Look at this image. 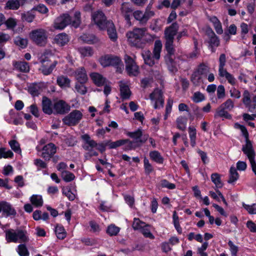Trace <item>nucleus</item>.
Masks as SVG:
<instances>
[{
	"mask_svg": "<svg viewBox=\"0 0 256 256\" xmlns=\"http://www.w3.org/2000/svg\"><path fill=\"white\" fill-rule=\"evenodd\" d=\"M150 225L146 224V226H144L143 228H142L140 230L142 234L146 237L149 238L150 239L153 240L154 238V236L150 232V229H148V227Z\"/></svg>",
	"mask_w": 256,
	"mask_h": 256,
	"instance_id": "nucleus-59",
	"label": "nucleus"
},
{
	"mask_svg": "<svg viewBox=\"0 0 256 256\" xmlns=\"http://www.w3.org/2000/svg\"><path fill=\"white\" fill-rule=\"evenodd\" d=\"M178 29V26L176 22H174L166 28L165 30V38H174V36L176 34Z\"/></svg>",
	"mask_w": 256,
	"mask_h": 256,
	"instance_id": "nucleus-22",
	"label": "nucleus"
},
{
	"mask_svg": "<svg viewBox=\"0 0 256 256\" xmlns=\"http://www.w3.org/2000/svg\"><path fill=\"white\" fill-rule=\"evenodd\" d=\"M162 46V42L159 40H156L152 50V56L151 52L149 50H144L142 52V56L146 64L152 66L157 62L160 57Z\"/></svg>",
	"mask_w": 256,
	"mask_h": 256,
	"instance_id": "nucleus-2",
	"label": "nucleus"
},
{
	"mask_svg": "<svg viewBox=\"0 0 256 256\" xmlns=\"http://www.w3.org/2000/svg\"><path fill=\"white\" fill-rule=\"evenodd\" d=\"M80 23V13L76 12L74 14V18L73 20L71 18L70 15L64 14L56 18L54 23V28L56 30H62L67 26L71 24L72 26L76 28Z\"/></svg>",
	"mask_w": 256,
	"mask_h": 256,
	"instance_id": "nucleus-1",
	"label": "nucleus"
},
{
	"mask_svg": "<svg viewBox=\"0 0 256 256\" xmlns=\"http://www.w3.org/2000/svg\"><path fill=\"white\" fill-rule=\"evenodd\" d=\"M74 76L78 82H86L88 80L86 70L84 67H80L74 72Z\"/></svg>",
	"mask_w": 256,
	"mask_h": 256,
	"instance_id": "nucleus-15",
	"label": "nucleus"
},
{
	"mask_svg": "<svg viewBox=\"0 0 256 256\" xmlns=\"http://www.w3.org/2000/svg\"><path fill=\"white\" fill-rule=\"evenodd\" d=\"M5 233L6 239L8 242H17L16 230L10 229L6 230Z\"/></svg>",
	"mask_w": 256,
	"mask_h": 256,
	"instance_id": "nucleus-33",
	"label": "nucleus"
},
{
	"mask_svg": "<svg viewBox=\"0 0 256 256\" xmlns=\"http://www.w3.org/2000/svg\"><path fill=\"white\" fill-rule=\"evenodd\" d=\"M238 178L239 174L236 171V168L234 166H231L230 170V176L228 182L232 184L238 180Z\"/></svg>",
	"mask_w": 256,
	"mask_h": 256,
	"instance_id": "nucleus-34",
	"label": "nucleus"
},
{
	"mask_svg": "<svg viewBox=\"0 0 256 256\" xmlns=\"http://www.w3.org/2000/svg\"><path fill=\"white\" fill-rule=\"evenodd\" d=\"M150 98L155 109L160 108L164 106V98L162 91L158 88H156L150 95Z\"/></svg>",
	"mask_w": 256,
	"mask_h": 256,
	"instance_id": "nucleus-8",
	"label": "nucleus"
},
{
	"mask_svg": "<svg viewBox=\"0 0 256 256\" xmlns=\"http://www.w3.org/2000/svg\"><path fill=\"white\" fill-rule=\"evenodd\" d=\"M17 242H26L29 240L27 232L25 230H16Z\"/></svg>",
	"mask_w": 256,
	"mask_h": 256,
	"instance_id": "nucleus-29",
	"label": "nucleus"
},
{
	"mask_svg": "<svg viewBox=\"0 0 256 256\" xmlns=\"http://www.w3.org/2000/svg\"><path fill=\"white\" fill-rule=\"evenodd\" d=\"M90 77L94 83L98 86H102L107 82L106 78L98 72L92 73L90 74Z\"/></svg>",
	"mask_w": 256,
	"mask_h": 256,
	"instance_id": "nucleus-16",
	"label": "nucleus"
},
{
	"mask_svg": "<svg viewBox=\"0 0 256 256\" xmlns=\"http://www.w3.org/2000/svg\"><path fill=\"white\" fill-rule=\"evenodd\" d=\"M210 21L213 24L215 30L218 34H220L223 32V30L220 22L216 16H212L210 19Z\"/></svg>",
	"mask_w": 256,
	"mask_h": 256,
	"instance_id": "nucleus-32",
	"label": "nucleus"
},
{
	"mask_svg": "<svg viewBox=\"0 0 256 256\" xmlns=\"http://www.w3.org/2000/svg\"><path fill=\"white\" fill-rule=\"evenodd\" d=\"M120 96L122 100H128L130 98L131 92L128 85L125 83L120 82Z\"/></svg>",
	"mask_w": 256,
	"mask_h": 256,
	"instance_id": "nucleus-23",
	"label": "nucleus"
},
{
	"mask_svg": "<svg viewBox=\"0 0 256 256\" xmlns=\"http://www.w3.org/2000/svg\"><path fill=\"white\" fill-rule=\"evenodd\" d=\"M14 68L20 72L27 73L30 71V66L28 62L24 61L14 62Z\"/></svg>",
	"mask_w": 256,
	"mask_h": 256,
	"instance_id": "nucleus-21",
	"label": "nucleus"
},
{
	"mask_svg": "<svg viewBox=\"0 0 256 256\" xmlns=\"http://www.w3.org/2000/svg\"><path fill=\"white\" fill-rule=\"evenodd\" d=\"M176 126L179 130L184 131L186 128L187 118L184 116H179L176 120Z\"/></svg>",
	"mask_w": 256,
	"mask_h": 256,
	"instance_id": "nucleus-39",
	"label": "nucleus"
},
{
	"mask_svg": "<svg viewBox=\"0 0 256 256\" xmlns=\"http://www.w3.org/2000/svg\"><path fill=\"white\" fill-rule=\"evenodd\" d=\"M40 84H34L28 88V92L34 96H38L41 92Z\"/></svg>",
	"mask_w": 256,
	"mask_h": 256,
	"instance_id": "nucleus-41",
	"label": "nucleus"
},
{
	"mask_svg": "<svg viewBox=\"0 0 256 256\" xmlns=\"http://www.w3.org/2000/svg\"><path fill=\"white\" fill-rule=\"evenodd\" d=\"M61 176L64 180L66 182H70L73 180L75 178L74 175L68 171H62Z\"/></svg>",
	"mask_w": 256,
	"mask_h": 256,
	"instance_id": "nucleus-52",
	"label": "nucleus"
},
{
	"mask_svg": "<svg viewBox=\"0 0 256 256\" xmlns=\"http://www.w3.org/2000/svg\"><path fill=\"white\" fill-rule=\"evenodd\" d=\"M20 6V2L18 0H9L6 3V7L9 10H16Z\"/></svg>",
	"mask_w": 256,
	"mask_h": 256,
	"instance_id": "nucleus-43",
	"label": "nucleus"
},
{
	"mask_svg": "<svg viewBox=\"0 0 256 256\" xmlns=\"http://www.w3.org/2000/svg\"><path fill=\"white\" fill-rule=\"evenodd\" d=\"M32 204L36 207H40L43 204L42 196L39 194H33L30 198Z\"/></svg>",
	"mask_w": 256,
	"mask_h": 256,
	"instance_id": "nucleus-30",
	"label": "nucleus"
},
{
	"mask_svg": "<svg viewBox=\"0 0 256 256\" xmlns=\"http://www.w3.org/2000/svg\"><path fill=\"white\" fill-rule=\"evenodd\" d=\"M196 71L202 77H206L210 71V68L207 64L202 63L198 65Z\"/></svg>",
	"mask_w": 256,
	"mask_h": 256,
	"instance_id": "nucleus-27",
	"label": "nucleus"
},
{
	"mask_svg": "<svg viewBox=\"0 0 256 256\" xmlns=\"http://www.w3.org/2000/svg\"><path fill=\"white\" fill-rule=\"evenodd\" d=\"M34 164L37 167L38 170L47 168V164L40 158H36L34 160Z\"/></svg>",
	"mask_w": 256,
	"mask_h": 256,
	"instance_id": "nucleus-62",
	"label": "nucleus"
},
{
	"mask_svg": "<svg viewBox=\"0 0 256 256\" xmlns=\"http://www.w3.org/2000/svg\"><path fill=\"white\" fill-rule=\"evenodd\" d=\"M42 110L44 114H50L53 112L52 101L46 96H44L42 100Z\"/></svg>",
	"mask_w": 256,
	"mask_h": 256,
	"instance_id": "nucleus-17",
	"label": "nucleus"
},
{
	"mask_svg": "<svg viewBox=\"0 0 256 256\" xmlns=\"http://www.w3.org/2000/svg\"><path fill=\"white\" fill-rule=\"evenodd\" d=\"M150 157L151 160L157 164H162L164 162V158L162 156L160 152L157 150L150 152Z\"/></svg>",
	"mask_w": 256,
	"mask_h": 256,
	"instance_id": "nucleus-31",
	"label": "nucleus"
},
{
	"mask_svg": "<svg viewBox=\"0 0 256 256\" xmlns=\"http://www.w3.org/2000/svg\"><path fill=\"white\" fill-rule=\"evenodd\" d=\"M172 218L174 228L178 234H181L182 232V230L179 223L178 216L175 211L173 213Z\"/></svg>",
	"mask_w": 256,
	"mask_h": 256,
	"instance_id": "nucleus-57",
	"label": "nucleus"
},
{
	"mask_svg": "<svg viewBox=\"0 0 256 256\" xmlns=\"http://www.w3.org/2000/svg\"><path fill=\"white\" fill-rule=\"evenodd\" d=\"M124 60L126 64V70L130 76H136L138 74V67L134 60L129 56L126 55Z\"/></svg>",
	"mask_w": 256,
	"mask_h": 256,
	"instance_id": "nucleus-10",
	"label": "nucleus"
},
{
	"mask_svg": "<svg viewBox=\"0 0 256 256\" xmlns=\"http://www.w3.org/2000/svg\"><path fill=\"white\" fill-rule=\"evenodd\" d=\"M70 106L64 100H58L53 105V110L58 114H64L70 110Z\"/></svg>",
	"mask_w": 256,
	"mask_h": 256,
	"instance_id": "nucleus-11",
	"label": "nucleus"
},
{
	"mask_svg": "<svg viewBox=\"0 0 256 256\" xmlns=\"http://www.w3.org/2000/svg\"><path fill=\"white\" fill-rule=\"evenodd\" d=\"M21 16L22 20L28 22H32L34 18V15L30 12L22 13Z\"/></svg>",
	"mask_w": 256,
	"mask_h": 256,
	"instance_id": "nucleus-61",
	"label": "nucleus"
},
{
	"mask_svg": "<svg viewBox=\"0 0 256 256\" xmlns=\"http://www.w3.org/2000/svg\"><path fill=\"white\" fill-rule=\"evenodd\" d=\"M107 144H108V148L110 149L116 148L124 144H126L124 146L126 150H130L136 148L134 142L129 139L119 140L116 142H111V140H108Z\"/></svg>",
	"mask_w": 256,
	"mask_h": 256,
	"instance_id": "nucleus-7",
	"label": "nucleus"
},
{
	"mask_svg": "<svg viewBox=\"0 0 256 256\" xmlns=\"http://www.w3.org/2000/svg\"><path fill=\"white\" fill-rule=\"evenodd\" d=\"M30 40L36 45L43 46L48 42L46 30L43 28H38L32 30L29 34Z\"/></svg>",
	"mask_w": 256,
	"mask_h": 256,
	"instance_id": "nucleus-4",
	"label": "nucleus"
},
{
	"mask_svg": "<svg viewBox=\"0 0 256 256\" xmlns=\"http://www.w3.org/2000/svg\"><path fill=\"white\" fill-rule=\"evenodd\" d=\"M70 38L68 34L62 32L56 35L54 38V42L59 46H64L68 44Z\"/></svg>",
	"mask_w": 256,
	"mask_h": 256,
	"instance_id": "nucleus-18",
	"label": "nucleus"
},
{
	"mask_svg": "<svg viewBox=\"0 0 256 256\" xmlns=\"http://www.w3.org/2000/svg\"><path fill=\"white\" fill-rule=\"evenodd\" d=\"M16 252L20 256H29L30 252L24 244H20L18 246Z\"/></svg>",
	"mask_w": 256,
	"mask_h": 256,
	"instance_id": "nucleus-45",
	"label": "nucleus"
},
{
	"mask_svg": "<svg viewBox=\"0 0 256 256\" xmlns=\"http://www.w3.org/2000/svg\"><path fill=\"white\" fill-rule=\"evenodd\" d=\"M46 62V60L42 59L40 60V62L42 63V66H41V68H40V70H41L42 72L45 76L48 75L50 74L54 68L56 67L57 62H54L53 64H50L49 66H47L46 64H44V63Z\"/></svg>",
	"mask_w": 256,
	"mask_h": 256,
	"instance_id": "nucleus-25",
	"label": "nucleus"
},
{
	"mask_svg": "<svg viewBox=\"0 0 256 256\" xmlns=\"http://www.w3.org/2000/svg\"><path fill=\"white\" fill-rule=\"evenodd\" d=\"M145 222L140 220L138 218H134L132 226L135 230H141L144 226H146Z\"/></svg>",
	"mask_w": 256,
	"mask_h": 256,
	"instance_id": "nucleus-54",
	"label": "nucleus"
},
{
	"mask_svg": "<svg viewBox=\"0 0 256 256\" xmlns=\"http://www.w3.org/2000/svg\"><path fill=\"white\" fill-rule=\"evenodd\" d=\"M242 102L245 106H248L251 102L250 92L247 90L243 92Z\"/></svg>",
	"mask_w": 256,
	"mask_h": 256,
	"instance_id": "nucleus-56",
	"label": "nucleus"
},
{
	"mask_svg": "<svg viewBox=\"0 0 256 256\" xmlns=\"http://www.w3.org/2000/svg\"><path fill=\"white\" fill-rule=\"evenodd\" d=\"M4 24L6 26L7 28L13 29L16 26L17 21L15 18H10L5 21Z\"/></svg>",
	"mask_w": 256,
	"mask_h": 256,
	"instance_id": "nucleus-63",
	"label": "nucleus"
},
{
	"mask_svg": "<svg viewBox=\"0 0 256 256\" xmlns=\"http://www.w3.org/2000/svg\"><path fill=\"white\" fill-rule=\"evenodd\" d=\"M85 83L78 82L75 84V89L76 92L82 95L85 94L87 92V88L84 84Z\"/></svg>",
	"mask_w": 256,
	"mask_h": 256,
	"instance_id": "nucleus-47",
	"label": "nucleus"
},
{
	"mask_svg": "<svg viewBox=\"0 0 256 256\" xmlns=\"http://www.w3.org/2000/svg\"><path fill=\"white\" fill-rule=\"evenodd\" d=\"M2 212L8 216H14L16 214V212L12 206L8 202H3L2 204Z\"/></svg>",
	"mask_w": 256,
	"mask_h": 256,
	"instance_id": "nucleus-37",
	"label": "nucleus"
},
{
	"mask_svg": "<svg viewBox=\"0 0 256 256\" xmlns=\"http://www.w3.org/2000/svg\"><path fill=\"white\" fill-rule=\"evenodd\" d=\"M92 18L95 24L100 30L105 29L106 24L110 22V21L106 20V16L101 11H97L94 13Z\"/></svg>",
	"mask_w": 256,
	"mask_h": 256,
	"instance_id": "nucleus-12",
	"label": "nucleus"
},
{
	"mask_svg": "<svg viewBox=\"0 0 256 256\" xmlns=\"http://www.w3.org/2000/svg\"><path fill=\"white\" fill-rule=\"evenodd\" d=\"M144 34L142 28H136L126 34L128 42L133 46L141 48L142 46V38Z\"/></svg>",
	"mask_w": 256,
	"mask_h": 256,
	"instance_id": "nucleus-3",
	"label": "nucleus"
},
{
	"mask_svg": "<svg viewBox=\"0 0 256 256\" xmlns=\"http://www.w3.org/2000/svg\"><path fill=\"white\" fill-rule=\"evenodd\" d=\"M132 8L131 4L128 2H123L122 4L120 11L122 15L124 17L127 24L131 26L130 16H132Z\"/></svg>",
	"mask_w": 256,
	"mask_h": 256,
	"instance_id": "nucleus-13",
	"label": "nucleus"
},
{
	"mask_svg": "<svg viewBox=\"0 0 256 256\" xmlns=\"http://www.w3.org/2000/svg\"><path fill=\"white\" fill-rule=\"evenodd\" d=\"M106 28L109 38L113 42L116 40L117 34L114 24L111 22H108L106 26Z\"/></svg>",
	"mask_w": 256,
	"mask_h": 256,
	"instance_id": "nucleus-19",
	"label": "nucleus"
},
{
	"mask_svg": "<svg viewBox=\"0 0 256 256\" xmlns=\"http://www.w3.org/2000/svg\"><path fill=\"white\" fill-rule=\"evenodd\" d=\"M202 76L196 71L194 70L192 74L190 80L192 84L195 86H198L202 82Z\"/></svg>",
	"mask_w": 256,
	"mask_h": 256,
	"instance_id": "nucleus-46",
	"label": "nucleus"
},
{
	"mask_svg": "<svg viewBox=\"0 0 256 256\" xmlns=\"http://www.w3.org/2000/svg\"><path fill=\"white\" fill-rule=\"evenodd\" d=\"M80 39L82 41L89 44H94L98 41L96 37L92 34H84L80 36Z\"/></svg>",
	"mask_w": 256,
	"mask_h": 256,
	"instance_id": "nucleus-35",
	"label": "nucleus"
},
{
	"mask_svg": "<svg viewBox=\"0 0 256 256\" xmlns=\"http://www.w3.org/2000/svg\"><path fill=\"white\" fill-rule=\"evenodd\" d=\"M126 134L135 140L134 142L135 143L136 148L138 146L137 144H144L148 138V134H143L142 131L140 128L134 132H126Z\"/></svg>",
	"mask_w": 256,
	"mask_h": 256,
	"instance_id": "nucleus-9",
	"label": "nucleus"
},
{
	"mask_svg": "<svg viewBox=\"0 0 256 256\" xmlns=\"http://www.w3.org/2000/svg\"><path fill=\"white\" fill-rule=\"evenodd\" d=\"M14 43L22 48H24L28 45V40L26 38H22L20 36H17L14 39Z\"/></svg>",
	"mask_w": 256,
	"mask_h": 256,
	"instance_id": "nucleus-51",
	"label": "nucleus"
},
{
	"mask_svg": "<svg viewBox=\"0 0 256 256\" xmlns=\"http://www.w3.org/2000/svg\"><path fill=\"white\" fill-rule=\"evenodd\" d=\"M57 84L62 88H70V80L68 77L64 76H60L57 78Z\"/></svg>",
	"mask_w": 256,
	"mask_h": 256,
	"instance_id": "nucleus-26",
	"label": "nucleus"
},
{
	"mask_svg": "<svg viewBox=\"0 0 256 256\" xmlns=\"http://www.w3.org/2000/svg\"><path fill=\"white\" fill-rule=\"evenodd\" d=\"M242 150L247 156L250 163L255 162V152L252 148V142L250 140L246 141V144L242 146Z\"/></svg>",
	"mask_w": 256,
	"mask_h": 256,
	"instance_id": "nucleus-14",
	"label": "nucleus"
},
{
	"mask_svg": "<svg viewBox=\"0 0 256 256\" xmlns=\"http://www.w3.org/2000/svg\"><path fill=\"white\" fill-rule=\"evenodd\" d=\"M211 180L214 184L216 188H221L223 186V184L221 180L220 175L218 173H213L211 175Z\"/></svg>",
	"mask_w": 256,
	"mask_h": 256,
	"instance_id": "nucleus-36",
	"label": "nucleus"
},
{
	"mask_svg": "<svg viewBox=\"0 0 256 256\" xmlns=\"http://www.w3.org/2000/svg\"><path fill=\"white\" fill-rule=\"evenodd\" d=\"M11 148L16 152H21V149L19 143L16 140H12L8 142Z\"/></svg>",
	"mask_w": 256,
	"mask_h": 256,
	"instance_id": "nucleus-60",
	"label": "nucleus"
},
{
	"mask_svg": "<svg viewBox=\"0 0 256 256\" xmlns=\"http://www.w3.org/2000/svg\"><path fill=\"white\" fill-rule=\"evenodd\" d=\"M54 232L57 238L60 240H64L66 236V232L62 225L56 224L55 226Z\"/></svg>",
	"mask_w": 256,
	"mask_h": 256,
	"instance_id": "nucleus-28",
	"label": "nucleus"
},
{
	"mask_svg": "<svg viewBox=\"0 0 256 256\" xmlns=\"http://www.w3.org/2000/svg\"><path fill=\"white\" fill-rule=\"evenodd\" d=\"M144 172L146 175L150 174L154 171L153 166L146 157L144 160Z\"/></svg>",
	"mask_w": 256,
	"mask_h": 256,
	"instance_id": "nucleus-48",
	"label": "nucleus"
},
{
	"mask_svg": "<svg viewBox=\"0 0 256 256\" xmlns=\"http://www.w3.org/2000/svg\"><path fill=\"white\" fill-rule=\"evenodd\" d=\"M78 50L83 56H90L93 54L92 49L90 46L80 48Z\"/></svg>",
	"mask_w": 256,
	"mask_h": 256,
	"instance_id": "nucleus-53",
	"label": "nucleus"
},
{
	"mask_svg": "<svg viewBox=\"0 0 256 256\" xmlns=\"http://www.w3.org/2000/svg\"><path fill=\"white\" fill-rule=\"evenodd\" d=\"M14 154L10 150H6L5 148H0V159L2 158H12Z\"/></svg>",
	"mask_w": 256,
	"mask_h": 256,
	"instance_id": "nucleus-58",
	"label": "nucleus"
},
{
	"mask_svg": "<svg viewBox=\"0 0 256 256\" xmlns=\"http://www.w3.org/2000/svg\"><path fill=\"white\" fill-rule=\"evenodd\" d=\"M144 30V34L142 36V44L146 42H152L156 38L154 35H152L146 32V28H142Z\"/></svg>",
	"mask_w": 256,
	"mask_h": 256,
	"instance_id": "nucleus-49",
	"label": "nucleus"
},
{
	"mask_svg": "<svg viewBox=\"0 0 256 256\" xmlns=\"http://www.w3.org/2000/svg\"><path fill=\"white\" fill-rule=\"evenodd\" d=\"M166 38L165 48L168 53L170 54H174V38Z\"/></svg>",
	"mask_w": 256,
	"mask_h": 256,
	"instance_id": "nucleus-38",
	"label": "nucleus"
},
{
	"mask_svg": "<svg viewBox=\"0 0 256 256\" xmlns=\"http://www.w3.org/2000/svg\"><path fill=\"white\" fill-rule=\"evenodd\" d=\"M120 228L114 224L108 226L106 229V233L110 236H116L120 232Z\"/></svg>",
	"mask_w": 256,
	"mask_h": 256,
	"instance_id": "nucleus-42",
	"label": "nucleus"
},
{
	"mask_svg": "<svg viewBox=\"0 0 256 256\" xmlns=\"http://www.w3.org/2000/svg\"><path fill=\"white\" fill-rule=\"evenodd\" d=\"M212 36L210 38V45L212 48V52H214V50H213V47H218L220 45V40L218 38L214 32H211Z\"/></svg>",
	"mask_w": 256,
	"mask_h": 256,
	"instance_id": "nucleus-40",
	"label": "nucleus"
},
{
	"mask_svg": "<svg viewBox=\"0 0 256 256\" xmlns=\"http://www.w3.org/2000/svg\"><path fill=\"white\" fill-rule=\"evenodd\" d=\"M234 128L240 130L242 134L245 138V141L249 140V134L246 128L243 126L239 124L238 123H236L234 124Z\"/></svg>",
	"mask_w": 256,
	"mask_h": 256,
	"instance_id": "nucleus-50",
	"label": "nucleus"
},
{
	"mask_svg": "<svg viewBox=\"0 0 256 256\" xmlns=\"http://www.w3.org/2000/svg\"><path fill=\"white\" fill-rule=\"evenodd\" d=\"M38 152H42L40 156L45 160H50L56 152V146L52 143H49L42 148L40 146H36Z\"/></svg>",
	"mask_w": 256,
	"mask_h": 256,
	"instance_id": "nucleus-5",
	"label": "nucleus"
},
{
	"mask_svg": "<svg viewBox=\"0 0 256 256\" xmlns=\"http://www.w3.org/2000/svg\"><path fill=\"white\" fill-rule=\"evenodd\" d=\"M214 117L216 118L220 117L228 120L231 119L232 118V115L228 114V110L222 105L216 109Z\"/></svg>",
	"mask_w": 256,
	"mask_h": 256,
	"instance_id": "nucleus-24",
	"label": "nucleus"
},
{
	"mask_svg": "<svg viewBox=\"0 0 256 256\" xmlns=\"http://www.w3.org/2000/svg\"><path fill=\"white\" fill-rule=\"evenodd\" d=\"M173 102V100L171 98H168L166 108V113L164 116L165 120L168 118V115L172 112Z\"/></svg>",
	"mask_w": 256,
	"mask_h": 256,
	"instance_id": "nucleus-55",
	"label": "nucleus"
},
{
	"mask_svg": "<svg viewBox=\"0 0 256 256\" xmlns=\"http://www.w3.org/2000/svg\"><path fill=\"white\" fill-rule=\"evenodd\" d=\"M191 98L194 102L199 103L205 100V96L201 92H196L194 93Z\"/></svg>",
	"mask_w": 256,
	"mask_h": 256,
	"instance_id": "nucleus-44",
	"label": "nucleus"
},
{
	"mask_svg": "<svg viewBox=\"0 0 256 256\" xmlns=\"http://www.w3.org/2000/svg\"><path fill=\"white\" fill-rule=\"evenodd\" d=\"M242 206L251 214H256V204H254L252 205L246 204L242 203Z\"/></svg>",
	"mask_w": 256,
	"mask_h": 256,
	"instance_id": "nucleus-64",
	"label": "nucleus"
},
{
	"mask_svg": "<svg viewBox=\"0 0 256 256\" xmlns=\"http://www.w3.org/2000/svg\"><path fill=\"white\" fill-rule=\"evenodd\" d=\"M174 55L168 53L164 57V60L168 70L172 72H175L177 71V68L176 62L172 58Z\"/></svg>",
	"mask_w": 256,
	"mask_h": 256,
	"instance_id": "nucleus-20",
	"label": "nucleus"
},
{
	"mask_svg": "<svg viewBox=\"0 0 256 256\" xmlns=\"http://www.w3.org/2000/svg\"><path fill=\"white\" fill-rule=\"evenodd\" d=\"M83 117L82 113L79 110H72L62 120L63 122L69 126H74L78 124Z\"/></svg>",
	"mask_w": 256,
	"mask_h": 256,
	"instance_id": "nucleus-6",
	"label": "nucleus"
}]
</instances>
